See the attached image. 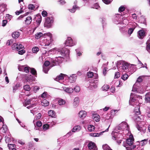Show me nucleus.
<instances>
[{
  "mask_svg": "<svg viewBox=\"0 0 150 150\" xmlns=\"http://www.w3.org/2000/svg\"><path fill=\"white\" fill-rule=\"evenodd\" d=\"M59 52L57 53L58 57H56L55 59L52 60V62L53 66L57 65L58 63L60 62V60L63 59L62 57H68L69 54V51L66 48H63L62 50L58 49Z\"/></svg>",
  "mask_w": 150,
  "mask_h": 150,
  "instance_id": "1",
  "label": "nucleus"
},
{
  "mask_svg": "<svg viewBox=\"0 0 150 150\" xmlns=\"http://www.w3.org/2000/svg\"><path fill=\"white\" fill-rule=\"evenodd\" d=\"M142 81L141 76L139 77L137 80V82L133 86L132 91L134 92H138L139 93H143L145 90L143 89L141 90V87H140L139 83L141 82Z\"/></svg>",
  "mask_w": 150,
  "mask_h": 150,
  "instance_id": "2",
  "label": "nucleus"
},
{
  "mask_svg": "<svg viewBox=\"0 0 150 150\" xmlns=\"http://www.w3.org/2000/svg\"><path fill=\"white\" fill-rule=\"evenodd\" d=\"M130 138L126 140V143L124 145L126 148L127 150H134L136 148V146L133 145L134 142V138L132 136L130 135Z\"/></svg>",
  "mask_w": 150,
  "mask_h": 150,
  "instance_id": "3",
  "label": "nucleus"
},
{
  "mask_svg": "<svg viewBox=\"0 0 150 150\" xmlns=\"http://www.w3.org/2000/svg\"><path fill=\"white\" fill-rule=\"evenodd\" d=\"M117 67L120 71H123L128 69V64L123 61H120L117 62Z\"/></svg>",
  "mask_w": 150,
  "mask_h": 150,
  "instance_id": "4",
  "label": "nucleus"
},
{
  "mask_svg": "<svg viewBox=\"0 0 150 150\" xmlns=\"http://www.w3.org/2000/svg\"><path fill=\"white\" fill-rule=\"evenodd\" d=\"M43 36L45 37V39L43 42L45 44V46H49L52 41V35L50 33H45Z\"/></svg>",
  "mask_w": 150,
  "mask_h": 150,
  "instance_id": "5",
  "label": "nucleus"
},
{
  "mask_svg": "<svg viewBox=\"0 0 150 150\" xmlns=\"http://www.w3.org/2000/svg\"><path fill=\"white\" fill-rule=\"evenodd\" d=\"M53 18L52 17H47L45 19V22L44 24L45 27L47 28H50L52 25V23L53 22Z\"/></svg>",
  "mask_w": 150,
  "mask_h": 150,
  "instance_id": "6",
  "label": "nucleus"
},
{
  "mask_svg": "<svg viewBox=\"0 0 150 150\" xmlns=\"http://www.w3.org/2000/svg\"><path fill=\"white\" fill-rule=\"evenodd\" d=\"M76 42L75 41H73L72 38L70 37L67 38L65 42V45L67 46H73L75 45Z\"/></svg>",
  "mask_w": 150,
  "mask_h": 150,
  "instance_id": "7",
  "label": "nucleus"
},
{
  "mask_svg": "<svg viewBox=\"0 0 150 150\" xmlns=\"http://www.w3.org/2000/svg\"><path fill=\"white\" fill-rule=\"evenodd\" d=\"M94 76L96 77V79L93 81H92L90 82V87L93 88H96L97 87V81L98 80V75L97 74H95Z\"/></svg>",
  "mask_w": 150,
  "mask_h": 150,
  "instance_id": "8",
  "label": "nucleus"
},
{
  "mask_svg": "<svg viewBox=\"0 0 150 150\" xmlns=\"http://www.w3.org/2000/svg\"><path fill=\"white\" fill-rule=\"evenodd\" d=\"M5 141L6 143H8V146L9 147V148L12 149V148H11V146H13L14 147V145L11 144H10L11 142L13 141V138L11 137V136L9 134L8 136H6L5 137Z\"/></svg>",
  "mask_w": 150,
  "mask_h": 150,
  "instance_id": "9",
  "label": "nucleus"
},
{
  "mask_svg": "<svg viewBox=\"0 0 150 150\" xmlns=\"http://www.w3.org/2000/svg\"><path fill=\"white\" fill-rule=\"evenodd\" d=\"M115 133L116 135L117 134V136L115 135L113 136L112 139L114 140H117V142L119 144L121 142L122 139V136L120 133H117V132H115Z\"/></svg>",
  "mask_w": 150,
  "mask_h": 150,
  "instance_id": "10",
  "label": "nucleus"
},
{
  "mask_svg": "<svg viewBox=\"0 0 150 150\" xmlns=\"http://www.w3.org/2000/svg\"><path fill=\"white\" fill-rule=\"evenodd\" d=\"M134 97H133L132 95V93H131L130 96V99L129 100V104L130 105L132 106H134L135 104L133 103V102H136V105H138L139 103L138 102V101L137 100L135 99L134 98Z\"/></svg>",
  "mask_w": 150,
  "mask_h": 150,
  "instance_id": "11",
  "label": "nucleus"
},
{
  "mask_svg": "<svg viewBox=\"0 0 150 150\" xmlns=\"http://www.w3.org/2000/svg\"><path fill=\"white\" fill-rule=\"evenodd\" d=\"M122 16L120 14H117L114 19L115 23L118 24L122 22Z\"/></svg>",
  "mask_w": 150,
  "mask_h": 150,
  "instance_id": "12",
  "label": "nucleus"
},
{
  "mask_svg": "<svg viewBox=\"0 0 150 150\" xmlns=\"http://www.w3.org/2000/svg\"><path fill=\"white\" fill-rule=\"evenodd\" d=\"M145 36V32L143 29L139 30L137 33V36L139 39H143Z\"/></svg>",
  "mask_w": 150,
  "mask_h": 150,
  "instance_id": "13",
  "label": "nucleus"
},
{
  "mask_svg": "<svg viewBox=\"0 0 150 150\" xmlns=\"http://www.w3.org/2000/svg\"><path fill=\"white\" fill-rule=\"evenodd\" d=\"M19 47L20 48H24V46L20 43H14L12 46V48L13 50H18Z\"/></svg>",
  "mask_w": 150,
  "mask_h": 150,
  "instance_id": "14",
  "label": "nucleus"
},
{
  "mask_svg": "<svg viewBox=\"0 0 150 150\" xmlns=\"http://www.w3.org/2000/svg\"><path fill=\"white\" fill-rule=\"evenodd\" d=\"M88 147L89 149L92 150H96L97 148L95 144L92 142H89L88 144Z\"/></svg>",
  "mask_w": 150,
  "mask_h": 150,
  "instance_id": "15",
  "label": "nucleus"
},
{
  "mask_svg": "<svg viewBox=\"0 0 150 150\" xmlns=\"http://www.w3.org/2000/svg\"><path fill=\"white\" fill-rule=\"evenodd\" d=\"M110 125L104 131L101 132L100 133H91L89 135L92 137H98L102 133L105 132H107L108 131V129Z\"/></svg>",
  "mask_w": 150,
  "mask_h": 150,
  "instance_id": "16",
  "label": "nucleus"
},
{
  "mask_svg": "<svg viewBox=\"0 0 150 150\" xmlns=\"http://www.w3.org/2000/svg\"><path fill=\"white\" fill-rule=\"evenodd\" d=\"M35 78L31 75L25 78L26 81L28 83H31L33 81H35Z\"/></svg>",
  "mask_w": 150,
  "mask_h": 150,
  "instance_id": "17",
  "label": "nucleus"
},
{
  "mask_svg": "<svg viewBox=\"0 0 150 150\" xmlns=\"http://www.w3.org/2000/svg\"><path fill=\"white\" fill-rule=\"evenodd\" d=\"M62 88L66 92L68 93H71L74 91L73 88H71L67 87L64 86Z\"/></svg>",
  "mask_w": 150,
  "mask_h": 150,
  "instance_id": "18",
  "label": "nucleus"
},
{
  "mask_svg": "<svg viewBox=\"0 0 150 150\" xmlns=\"http://www.w3.org/2000/svg\"><path fill=\"white\" fill-rule=\"evenodd\" d=\"M120 125H121V126L123 130H128L129 129L128 125L126 122H122L120 124Z\"/></svg>",
  "mask_w": 150,
  "mask_h": 150,
  "instance_id": "19",
  "label": "nucleus"
},
{
  "mask_svg": "<svg viewBox=\"0 0 150 150\" xmlns=\"http://www.w3.org/2000/svg\"><path fill=\"white\" fill-rule=\"evenodd\" d=\"M76 74H72L71 75L68 77L69 81L71 82H73L75 81L76 79Z\"/></svg>",
  "mask_w": 150,
  "mask_h": 150,
  "instance_id": "20",
  "label": "nucleus"
},
{
  "mask_svg": "<svg viewBox=\"0 0 150 150\" xmlns=\"http://www.w3.org/2000/svg\"><path fill=\"white\" fill-rule=\"evenodd\" d=\"M87 115L86 112L85 111H81L79 113V117L81 118L85 117Z\"/></svg>",
  "mask_w": 150,
  "mask_h": 150,
  "instance_id": "21",
  "label": "nucleus"
},
{
  "mask_svg": "<svg viewBox=\"0 0 150 150\" xmlns=\"http://www.w3.org/2000/svg\"><path fill=\"white\" fill-rule=\"evenodd\" d=\"M136 127L138 130L142 133H144L146 132V128L144 126L141 127L139 125L137 124L136 125Z\"/></svg>",
  "mask_w": 150,
  "mask_h": 150,
  "instance_id": "22",
  "label": "nucleus"
},
{
  "mask_svg": "<svg viewBox=\"0 0 150 150\" xmlns=\"http://www.w3.org/2000/svg\"><path fill=\"white\" fill-rule=\"evenodd\" d=\"M66 75L63 74H60V75L57 76V77L55 79V80L57 81H59L60 80L63 79L64 77Z\"/></svg>",
  "mask_w": 150,
  "mask_h": 150,
  "instance_id": "23",
  "label": "nucleus"
},
{
  "mask_svg": "<svg viewBox=\"0 0 150 150\" xmlns=\"http://www.w3.org/2000/svg\"><path fill=\"white\" fill-rule=\"evenodd\" d=\"M81 129V126L79 125H77L74 127L73 129H72V132H78Z\"/></svg>",
  "mask_w": 150,
  "mask_h": 150,
  "instance_id": "24",
  "label": "nucleus"
},
{
  "mask_svg": "<svg viewBox=\"0 0 150 150\" xmlns=\"http://www.w3.org/2000/svg\"><path fill=\"white\" fill-rule=\"evenodd\" d=\"M79 98L77 97H75L74 100L73 104L74 106H77L79 103Z\"/></svg>",
  "mask_w": 150,
  "mask_h": 150,
  "instance_id": "25",
  "label": "nucleus"
},
{
  "mask_svg": "<svg viewBox=\"0 0 150 150\" xmlns=\"http://www.w3.org/2000/svg\"><path fill=\"white\" fill-rule=\"evenodd\" d=\"M3 126L2 128H1V132L3 133H5L8 130V128L6 125L3 124Z\"/></svg>",
  "mask_w": 150,
  "mask_h": 150,
  "instance_id": "26",
  "label": "nucleus"
},
{
  "mask_svg": "<svg viewBox=\"0 0 150 150\" xmlns=\"http://www.w3.org/2000/svg\"><path fill=\"white\" fill-rule=\"evenodd\" d=\"M32 21V18L31 16H28L26 18L25 21V23L27 25L29 24Z\"/></svg>",
  "mask_w": 150,
  "mask_h": 150,
  "instance_id": "27",
  "label": "nucleus"
},
{
  "mask_svg": "<svg viewBox=\"0 0 150 150\" xmlns=\"http://www.w3.org/2000/svg\"><path fill=\"white\" fill-rule=\"evenodd\" d=\"M139 22L141 23L146 24V20L144 17L143 16H141L139 18Z\"/></svg>",
  "mask_w": 150,
  "mask_h": 150,
  "instance_id": "28",
  "label": "nucleus"
},
{
  "mask_svg": "<svg viewBox=\"0 0 150 150\" xmlns=\"http://www.w3.org/2000/svg\"><path fill=\"white\" fill-rule=\"evenodd\" d=\"M6 4L2 3L0 4V9L1 11L4 12L6 7Z\"/></svg>",
  "mask_w": 150,
  "mask_h": 150,
  "instance_id": "29",
  "label": "nucleus"
},
{
  "mask_svg": "<svg viewBox=\"0 0 150 150\" xmlns=\"http://www.w3.org/2000/svg\"><path fill=\"white\" fill-rule=\"evenodd\" d=\"M20 35L19 32L16 31L13 32L12 34V36L13 38L16 39Z\"/></svg>",
  "mask_w": 150,
  "mask_h": 150,
  "instance_id": "30",
  "label": "nucleus"
},
{
  "mask_svg": "<svg viewBox=\"0 0 150 150\" xmlns=\"http://www.w3.org/2000/svg\"><path fill=\"white\" fill-rule=\"evenodd\" d=\"M35 18L36 19L37 22L38 24V25H39L42 20V17L40 15H37L35 17Z\"/></svg>",
  "mask_w": 150,
  "mask_h": 150,
  "instance_id": "31",
  "label": "nucleus"
},
{
  "mask_svg": "<svg viewBox=\"0 0 150 150\" xmlns=\"http://www.w3.org/2000/svg\"><path fill=\"white\" fill-rule=\"evenodd\" d=\"M20 87V84L18 83H17L16 85L13 87V93L15 92L18 89V88Z\"/></svg>",
  "mask_w": 150,
  "mask_h": 150,
  "instance_id": "32",
  "label": "nucleus"
},
{
  "mask_svg": "<svg viewBox=\"0 0 150 150\" xmlns=\"http://www.w3.org/2000/svg\"><path fill=\"white\" fill-rule=\"evenodd\" d=\"M49 102L45 99L43 100L41 103V104L44 106H47L49 105Z\"/></svg>",
  "mask_w": 150,
  "mask_h": 150,
  "instance_id": "33",
  "label": "nucleus"
},
{
  "mask_svg": "<svg viewBox=\"0 0 150 150\" xmlns=\"http://www.w3.org/2000/svg\"><path fill=\"white\" fill-rule=\"evenodd\" d=\"M41 117V114L40 113H38L35 117L34 118V120L33 121V122L34 123V125H35V122L36 121H37V119H40Z\"/></svg>",
  "mask_w": 150,
  "mask_h": 150,
  "instance_id": "34",
  "label": "nucleus"
},
{
  "mask_svg": "<svg viewBox=\"0 0 150 150\" xmlns=\"http://www.w3.org/2000/svg\"><path fill=\"white\" fill-rule=\"evenodd\" d=\"M148 142V139H145L141 141L140 143L142 146H144Z\"/></svg>",
  "mask_w": 150,
  "mask_h": 150,
  "instance_id": "35",
  "label": "nucleus"
},
{
  "mask_svg": "<svg viewBox=\"0 0 150 150\" xmlns=\"http://www.w3.org/2000/svg\"><path fill=\"white\" fill-rule=\"evenodd\" d=\"M93 119L96 122H99L100 121V116L98 114H96L94 115Z\"/></svg>",
  "mask_w": 150,
  "mask_h": 150,
  "instance_id": "36",
  "label": "nucleus"
},
{
  "mask_svg": "<svg viewBox=\"0 0 150 150\" xmlns=\"http://www.w3.org/2000/svg\"><path fill=\"white\" fill-rule=\"evenodd\" d=\"M32 99H29L28 100H25L23 103V105L24 106H26L31 103V102Z\"/></svg>",
  "mask_w": 150,
  "mask_h": 150,
  "instance_id": "37",
  "label": "nucleus"
},
{
  "mask_svg": "<svg viewBox=\"0 0 150 150\" xmlns=\"http://www.w3.org/2000/svg\"><path fill=\"white\" fill-rule=\"evenodd\" d=\"M134 112L137 115H139L140 114L139 107V106L137 105V107H135L134 109Z\"/></svg>",
  "mask_w": 150,
  "mask_h": 150,
  "instance_id": "38",
  "label": "nucleus"
},
{
  "mask_svg": "<svg viewBox=\"0 0 150 150\" xmlns=\"http://www.w3.org/2000/svg\"><path fill=\"white\" fill-rule=\"evenodd\" d=\"M79 8L76 5L74 6L72 9H69V11L71 13H74L76 10Z\"/></svg>",
  "mask_w": 150,
  "mask_h": 150,
  "instance_id": "39",
  "label": "nucleus"
},
{
  "mask_svg": "<svg viewBox=\"0 0 150 150\" xmlns=\"http://www.w3.org/2000/svg\"><path fill=\"white\" fill-rule=\"evenodd\" d=\"M95 127L92 125H89L88 127V129L90 132L93 131L95 129Z\"/></svg>",
  "mask_w": 150,
  "mask_h": 150,
  "instance_id": "40",
  "label": "nucleus"
},
{
  "mask_svg": "<svg viewBox=\"0 0 150 150\" xmlns=\"http://www.w3.org/2000/svg\"><path fill=\"white\" fill-rule=\"evenodd\" d=\"M48 114L49 116L52 117H54L55 115V112L52 110H49L48 112Z\"/></svg>",
  "mask_w": 150,
  "mask_h": 150,
  "instance_id": "41",
  "label": "nucleus"
},
{
  "mask_svg": "<svg viewBox=\"0 0 150 150\" xmlns=\"http://www.w3.org/2000/svg\"><path fill=\"white\" fill-rule=\"evenodd\" d=\"M135 28L136 26H134L133 27V28H129L128 30V34L129 35H131L132 33Z\"/></svg>",
  "mask_w": 150,
  "mask_h": 150,
  "instance_id": "42",
  "label": "nucleus"
},
{
  "mask_svg": "<svg viewBox=\"0 0 150 150\" xmlns=\"http://www.w3.org/2000/svg\"><path fill=\"white\" fill-rule=\"evenodd\" d=\"M43 34L42 33H38L35 35V38L37 39H39L42 36Z\"/></svg>",
  "mask_w": 150,
  "mask_h": 150,
  "instance_id": "43",
  "label": "nucleus"
},
{
  "mask_svg": "<svg viewBox=\"0 0 150 150\" xmlns=\"http://www.w3.org/2000/svg\"><path fill=\"white\" fill-rule=\"evenodd\" d=\"M39 49L38 47H33L32 49V51L33 53H36L39 51Z\"/></svg>",
  "mask_w": 150,
  "mask_h": 150,
  "instance_id": "44",
  "label": "nucleus"
},
{
  "mask_svg": "<svg viewBox=\"0 0 150 150\" xmlns=\"http://www.w3.org/2000/svg\"><path fill=\"white\" fill-rule=\"evenodd\" d=\"M93 74V72H92L89 71L87 73V76L88 78H92L93 76H94V79H96V77L94 76L95 74Z\"/></svg>",
  "mask_w": 150,
  "mask_h": 150,
  "instance_id": "45",
  "label": "nucleus"
},
{
  "mask_svg": "<svg viewBox=\"0 0 150 150\" xmlns=\"http://www.w3.org/2000/svg\"><path fill=\"white\" fill-rule=\"evenodd\" d=\"M58 51V49H54L53 50H51L49 51V52H52V53L53 54H57V53L59 52Z\"/></svg>",
  "mask_w": 150,
  "mask_h": 150,
  "instance_id": "46",
  "label": "nucleus"
},
{
  "mask_svg": "<svg viewBox=\"0 0 150 150\" xmlns=\"http://www.w3.org/2000/svg\"><path fill=\"white\" fill-rule=\"evenodd\" d=\"M145 101L147 102H150V95L149 94H146L145 97Z\"/></svg>",
  "mask_w": 150,
  "mask_h": 150,
  "instance_id": "47",
  "label": "nucleus"
},
{
  "mask_svg": "<svg viewBox=\"0 0 150 150\" xmlns=\"http://www.w3.org/2000/svg\"><path fill=\"white\" fill-rule=\"evenodd\" d=\"M58 103L59 105H64L65 103V101L62 99H60L58 100Z\"/></svg>",
  "mask_w": 150,
  "mask_h": 150,
  "instance_id": "48",
  "label": "nucleus"
},
{
  "mask_svg": "<svg viewBox=\"0 0 150 150\" xmlns=\"http://www.w3.org/2000/svg\"><path fill=\"white\" fill-rule=\"evenodd\" d=\"M23 89L25 91H29L30 90V88L29 85H25L23 86Z\"/></svg>",
  "mask_w": 150,
  "mask_h": 150,
  "instance_id": "49",
  "label": "nucleus"
},
{
  "mask_svg": "<svg viewBox=\"0 0 150 150\" xmlns=\"http://www.w3.org/2000/svg\"><path fill=\"white\" fill-rule=\"evenodd\" d=\"M103 117L105 119V120H108L110 119L111 115L110 114H107L106 115H103Z\"/></svg>",
  "mask_w": 150,
  "mask_h": 150,
  "instance_id": "50",
  "label": "nucleus"
},
{
  "mask_svg": "<svg viewBox=\"0 0 150 150\" xmlns=\"http://www.w3.org/2000/svg\"><path fill=\"white\" fill-rule=\"evenodd\" d=\"M30 71L31 73L35 75L36 74V71L34 68H30Z\"/></svg>",
  "mask_w": 150,
  "mask_h": 150,
  "instance_id": "51",
  "label": "nucleus"
},
{
  "mask_svg": "<svg viewBox=\"0 0 150 150\" xmlns=\"http://www.w3.org/2000/svg\"><path fill=\"white\" fill-rule=\"evenodd\" d=\"M109 88V87L107 85H104L102 87V89L104 91H107Z\"/></svg>",
  "mask_w": 150,
  "mask_h": 150,
  "instance_id": "52",
  "label": "nucleus"
},
{
  "mask_svg": "<svg viewBox=\"0 0 150 150\" xmlns=\"http://www.w3.org/2000/svg\"><path fill=\"white\" fill-rule=\"evenodd\" d=\"M128 77V76L127 74H123L121 77V78L124 80L125 81L127 80Z\"/></svg>",
  "mask_w": 150,
  "mask_h": 150,
  "instance_id": "53",
  "label": "nucleus"
},
{
  "mask_svg": "<svg viewBox=\"0 0 150 150\" xmlns=\"http://www.w3.org/2000/svg\"><path fill=\"white\" fill-rule=\"evenodd\" d=\"M49 69L47 67H43V71L45 73H47L49 71Z\"/></svg>",
  "mask_w": 150,
  "mask_h": 150,
  "instance_id": "54",
  "label": "nucleus"
},
{
  "mask_svg": "<svg viewBox=\"0 0 150 150\" xmlns=\"http://www.w3.org/2000/svg\"><path fill=\"white\" fill-rule=\"evenodd\" d=\"M103 148L104 150H108L110 149L109 146L107 144H105L103 146Z\"/></svg>",
  "mask_w": 150,
  "mask_h": 150,
  "instance_id": "55",
  "label": "nucleus"
},
{
  "mask_svg": "<svg viewBox=\"0 0 150 150\" xmlns=\"http://www.w3.org/2000/svg\"><path fill=\"white\" fill-rule=\"evenodd\" d=\"M49 126L47 124H45L43 125V128L44 130H46L48 129L49 128Z\"/></svg>",
  "mask_w": 150,
  "mask_h": 150,
  "instance_id": "56",
  "label": "nucleus"
},
{
  "mask_svg": "<svg viewBox=\"0 0 150 150\" xmlns=\"http://www.w3.org/2000/svg\"><path fill=\"white\" fill-rule=\"evenodd\" d=\"M58 2L60 5H64L66 3V2L64 0H60L58 1Z\"/></svg>",
  "mask_w": 150,
  "mask_h": 150,
  "instance_id": "57",
  "label": "nucleus"
},
{
  "mask_svg": "<svg viewBox=\"0 0 150 150\" xmlns=\"http://www.w3.org/2000/svg\"><path fill=\"white\" fill-rule=\"evenodd\" d=\"M35 6L33 4H30L28 6V9L30 10H32L34 9Z\"/></svg>",
  "mask_w": 150,
  "mask_h": 150,
  "instance_id": "58",
  "label": "nucleus"
},
{
  "mask_svg": "<svg viewBox=\"0 0 150 150\" xmlns=\"http://www.w3.org/2000/svg\"><path fill=\"white\" fill-rule=\"evenodd\" d=\"M18 51V54H19L22 55L25 52V51L23 50V48L21 50Z\"/></svg>",
  "mask_w": 150,
  "mask_h": 150,
  "instance_id": "59",
  "label": "nucleus"
},
{
  "mask_svg": "<svg viewBox=\"0 0 150 150\" xmlns=\"http://www.w3.org/2000/svg\"><path fill=\"white\" fill-rule=\"evenodd\" d=\"M74 91L76 92H78L80 90V88L79 86H76L74 88Z\"/></svg>",
  "mask_w": 150,
  "mask_h": 150,
  "instance_id": "60",
  "label": "nucleus"
},
{
  "mask_svg": "<svg viewBox=\"0 0 150 150\" xmlns=\"http://www.w3.org/2000/svg\"><path fill=\"white\" fill-rule=\"evenodd\" d=\"M37 111L36 110V108H34L33 110H30V112L32 113L33 115L37 113Z\"/></svg>",
  "mask_w": 150,
  "mask_h": 150,
  "instance_id": "61",
  "label": "nucleus"
},
{
  "mask_svg": "<svg viewBox=\"0 0 150 150\" xmlns=\"http://www.w3.org/2000/svg\"><path fill=\"white\" fill-rule=\"evenodd\" d=\"M106 4H110L111 2V1L110 0H102Z\"/></svg>",
  "mask_w": 150,
  "mask_h": 150,
  "instance_id": "62",
  "label": "nucleus"
},
{
  "mask_svg": "<svg viewBox=\"0 0 150 150\" xmlns=\"http://www.w3.org/2000/svg\"><path fill=\"white\" fill-rule=\"evenodd\" d=\"M120 73L118 72H117L115 73V78H118L120 77Z\"/></svg>",
  "mask_w": 150,
  "mask_h": 150,
  "instance_id": "63",
  "label": "nucleus"
},
{
  "mask_svg": "<svg viewBox=\"0 0 150 150\" xmlns=\"http://www.w3.org/2000/svg\"><path fill=\"white\" fill-rule=\"evenodd\" d=\"M146 50L150 53V43L148 44L146 47Z\"/></svg>",
  "mask_w": 150,
  "mask_h": 150,
  "instance_id": "64",
  "label": "nucleus"
}]
</instances>
